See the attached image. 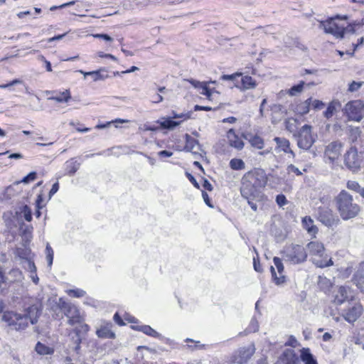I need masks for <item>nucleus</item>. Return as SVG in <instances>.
Here are the masks:
<instances>
[{"instance_id":"25","label":"nucleus","mask_w":364,"mask_h":364,"mask_svg":"<svg viewBox=\"0 0 364 364\" xmlns=\"http://www.w3.org/2000/svg\"><path fill=\"white\" fill-rule=\"evenodd\" d=\"M240 82L241 85L239 84L238 87L242 90L253 89L257 85L256 81L247 75L242 77L239 80V83Z\"/></svg>"},{"instance_id":"47","label":"nucleus","mask_w":364,"mask_h":364,"mask_svg":"<svg viewBox=\"0 0 364 364\" xmlns=\"http://www.w3.org/2000/svg\"><path fill=\"white\" fill-rule=\"evenodd\" d=\"M364 84L363 82H355V81H353L350 85H349V87H348V90L350 92H355L357 90H358L361 87L362 85Z\"/></svg>"},{"instance_id":"21","label":"nucleus","mask_w":364,"mask_h":364,"mask_svg":"<svg viewBox=\"0 0 364 364\" xmlns=\"http://www.w3.org/2000/svg\"><path fill=\"white\" fill-rule=\"evenodd\" d=\"M227 137L230 146L234 147L238 150H241L244 147V143L242 139L236 135L234 129H230L227 132Z\"/></svg>"},{"instance_id":"63","label":"nucleus","mask_w":364,"mask_h":364,"mask_svg":"<svg viewBox=\"0 0 364 364\" xmlns=\"http://www.w3.org/2000/svg\"><path fill=\"white\" fill-rule=\"evenodd\" d=\"M158 154L161 157H171L173 155V153L166 150H164L159 151Z\"/></svg>"},{"instance_id":"40","label":"nucleus","mask_w":364,"mask_h":364,"mask_svg":"<svg viewBox=\"0 0 364 364\" xmlns=\"http://www.w3.org/2000/svg\"><path fill=\"white\" fill-rule=\"evenodd\" d=\"M346 187L353 191H355L360 195L362 194L363 191H364V188H362L360 184L355 181H348L346 183Z\"/></svg>"},{"instance_id":"18","label":"nucleus","mask_w":364,"mask_h":364,"mask_svg":"<svg viewBox=\"0 0 364 364\" xmlns=\"http://www.w3.org/2000/svg\"><path fill=\"white\" fill-rule=\"evenodd\" d=\"M363 312V306L357 304L350 308L344 314L343 317L349 323L355 322L361 315Z\"/></svg>"},{"instance_id":"16","label":"nucleus","mask_w":364,"mask_h":364,"mask_svg":"<svg viewBox=\"0 0 364 364\" xmlns=\"http://www.w3.org/2000/svg\"><path fill=\"white\" fill-rule=\"evenodd\" d=\"M318 219L326 226L331 227L336 225L338 219L333 215L331 210L322 208L319 210Z\"/></svg>"},{"instance_id":"32","label":"nucleus","mask_w":364,"mask_h":364,"mask_svg":"<svg viewBox=\"0 0 364 364\" xmlns=\"http://www.w3.org/2000/svg\"><path fill=\"white\" fill-rule=\"evenodd\" d=\"M341 107V103L338 101H332L327 107L326 110L324 112L323 115L327 119L333 117L338 107Z\"/></svg>"},{"instance_id":"14","label":"nucleus","mask_w":364,"mask_h":364,"mask_svg":"<svg viewBox=\"0 0 364 364\" xmlns=\"http://www.w3.org/2000/svg\"><path fill=\"white\" fill-rule=\"evenodd\" d=\"M255 352L253 344L238 349L235 355V361L239 364L247 363Z\"/></svg>"},{"instance_id":"56","label":"nucleus","mask_w":364,"mask_h":364,"mask_svg":"<svg viewBox=\"0 0 364 364\" xmlns=\"http://www.w3.org/2000/svg\"><path fill=\"white\" fill-rule=\"evenodd\" d=\"M20 83H21V80H18V79H15V80H12L9 83L4 84V85H0V88L1 89H4V88H7V87H9L11 86H13V85H17V84H20Z\"/></svg>"},{"instance_id":"52","label":"nucleus","mask_w":364,"mask_h":364,"mask_svg":"<svg viewBox=\"0 0 364 364\" xmlns=\"http://www.w3.org/2000/svg\"><path fill=\"white\" fill-rule=\"evenodd\" d=\"M277 203L280 206H284L287 203V200L283 194L278 195L276 198Z\"/></svg>"},{"instance_id":"17","label":"nucleus","mask_w":364,"mask_h":364,"mask_svg":"<svg viewBox=\"0 0 364 364\" xmlns=\"http://www.w3.org/2000/svg\"><path fill=\"white\" fill-rule=\"evenodd\" d=\"M276 364H301L299 357L291 349L285 350Z\"/></svg>"},{"instance_id":"41","label":"nucleus","mask_w":364,"mask_h":364,"mask_svg":"<svg viewBox=\"0 0 364 364\" xmlns=\"http://www.w3.org/2000/svg\"><path fill=\"white\" fill-rule=\"evenodd\" d=\"M305 85V82L304 81H301L298 85H294L291 87L289 90L288 93L291 95H296L297 93H300L302 92L304 85Z\"/></svg>"},{"instance_id":"15","label":"nucleus","mask_w":364,"mask_h":364,"mask_svg":"<svg viewBox=\"0 0 364 364\" xmlns=\"http://www.w3.org/2000/svg\"><path fill=\"white\" fill-rule=\"evenodd\" d=\"M342 146H343V144L341 141H335L331 142L326 147L325 152H324L325 156L326 158H328V159L331 162H333L341 155Z\"/></svg>"},{"instance_id":"45","label":"nucleus","mask_w":364,"mask_h":364,"mask_svg":"<svg viewBox=\"0 0 364 364\" xmlns=\"http://www.w3.org/2000/svg\"><path fill=\"white\" fill-rule=\"evenodd\" d=\"M22 213L23 215V218L28 222L31 221L32 220V214L31 210L28 205H24L22 209Z\"/></svg>"},{"instance_id":"57","label":"nucleus","mask_w":364,"mask_h":364,"mask_svg":"<svg viewBox=\"0 0 364 364\" xmlns=\"http://www.w3.org/2000/svg\"><path fill=\"white\" fill-rule=\"evenodd\" d=\"M253 266H254V269L256 272H262V267L260 265V262L258 260V259L254 257L253 259Z\"/></svg>"},{"instance_id":"19","label":"nucleus","mask_w":364,"mask_h":364,"mask_svg":"<svg viewBox=\"0 0 364 364\" xmlns=\"http://www.w3.org/2000/svg\"><path fill=\"white\" fill-rule=\"evenodd\" d=\"M274 141L277 143L276 150L289 153L293 158L295 157L294 152L290 149V142L288 139L283 137H275Z\"/></svg>"},{"instance_id":"12","label":"nucleus","mask_w":364,"mask_h":364,"mask_svg":"<svg viewBox=\"0 0 364 364\" xmlns=\"http://www.w3.org/2000/svg\"><path fill=\"white\" fill-rule=\"evenodd\" d=\"M240 193L243 198L247 200L258 199L261 197L260 189L250 183L247 180L242 178Z\"/></svg>"},{"instance_id":"20","label":"nucleus","mask_w":364,"mask_h":364,"mask_svg":"<svg viewBox=\"0 0 364 364\" xmlns=\"http://www.w3.org/2000/svg\"><path fill=\"white\" fill-rule=\"evenodd\" d=\"M352 297L353 295L350 289L347 287L341 286L338 288V292L335 296V301L337 304H341Z\"/></svg>"},{"instance_id":"6","label":"nucleus","mask_w":364,"mask_h":364,"mask_svg":"<svg viewBox=\"0 0 364 364\" xmlns=\"http://www.w3.org/2000/svg\"><path fill=\"white\" fill-rule=\"evenodd\" d=\"M283 254L284 259L294 264L303 263L307 258L305 248L299 245L291 244L285 247Z\"/></svg>"},{"instance_id":"62","label":"nucleus","mask_w":364,"mask_h":364,"mask_svg":"<svg viewBox=\"0 0 364 364\" xmlns=\"http://www.w3.org/2000/svg\"><path fill=\"white\" fill-rule=\"evenodd\" d=\"M97 55L100 58H110L113 60H117V58L112 54H105L103 52H98Z\"/></svg>"},{"instance_id":"64","label":"nucleus","mask_w":364,"mask_h":364,"mask_svg":"<svg viewBox=\"0 0 364 364\" xmlns=\"http://www.w3.org/2000/svg\"><path fill=\"white\" fill-rule=\"evenodd\" d=\"M187 176H188V179L190 180V181L193 184V186L196 188H199V184L196 181V178L190 173H187Z\"/></svg>"},{"instance_id":"9","label":"nucleus","mask_w":364,"mask_h":364,"mask_svg":"<svg viewBox=\"0 0 364 364\" xmlns=\"http://www.w3.org/2000/svg\"><path fill=\"white\" fill-rule=\"evenodd\" d=\"M348 18V16H340L336 15L335 17L330 18L326 21H322L320 23V28H323L324 31L326 33H330L333 35L338 38H344V30L343 29V26H339L335 21V19H341V20H347Z\"/></svg>"},{"instance_id":"38","label":"nucleus","mask_w":364,"mask_h":364,"mask_svg":"<svg viewBox=\"0 0 364 364\" xmlns=\"http://www.w3.org/2000/svg\"><path fill=\"white\" fill-rule=\"evenodd\" d=\"M36 351L40 355H50L53 353V350L41 343L38 342L36 346Z\"/></svg>"},{"instance_id":"5","label":"nucleus","mask_w":364,"mask_h":364,"mask_svg":"<svg viewBox=\"0 0 364 364\" xmlns=\"http://www.w3.org/2000/svg\"><path fill=\"white\" fill-rule=\"evenodd\" d=\"M344 164L351 171L358 172L363 164V151L355 146H351L344 155Z\"/></svg>"},{"instance_id":"35","label":"nucleus","mask_w":364,"mask_h":364,"mask_svg":"<svg viewBox=\"0 0 364 364\" xmlns=\"http://www.w3.org/2000/svg\"><path fill=\"white\" fill-rule=\"evenodd\" d=\"M249 142L252 145V146L262 149L264 147V142L262 137L257 135H251L248 139Z\"/></svg>"},{"instance_id":"8","label":"nucleus","mask_w":364,"mask_h":364,"mask_svg":"<svg viewBox=\"0 0 364 364\" xmlns=\"http://www.w3.org/2000/svg\"><path fill=\"white\" fill-rule=\"evenodd\" d=\"M343 112L348 120L360 122L364 117V103L359 100L350 101L345 105Z\"/></svg>"},{"instance_id":"55","label":"nucleus","mask_w":364,"mask_h":364,"mask_svg":"<svg viewBox=\"0 0 364 364\" xmlns=\"http://www.w3.org/2000/svg\"><path fill=\"white\" fill-rule=\"evenodd\" d=\"M200 89H202V92L200 93L205 95L208 100H210L211 91L209 90L205 82Z\"/></svg>"},{"instance_id":"60","label":"nucleus","mask_w":364,"mask_h":364,"mask_svg":"<svg viewBox=\"0 0 364 364\" xmlns=\"http://www.w3.org/2000/svg\"><path fill=\"white\" fill-rule=\"evenodd\" d=\"M202 196H203V198L205 203H206V205H208L209 207L212 208L213 205L210 203V200L208 193L205 191H203Z\"/></svg>"},{"instance_id":"7","label":"nucleus","mask_w":364,"mask_h":364,"mask_svg":"<svg viewBox=\"0 0 364 364\" xmlns=\"http://www.w3.org/2000/svg\"><path fill=\"white\" fill-rule=\"evenodd\" d=\"M294 136L299 148L304 150H309L317 138V135L312 133V127L308 124L302 126Z\"/></svg>"},{"instance_id":"31","label":"nucleus","mask_w":364,"mask_h":364,"mask_svg":"<svg viewBox=\"0 0 364 364\" xmlns=\"http://www.w3.org/2000/svg\"><path fill=\"white\" fill-rule=\"evenodd\" d=\"M157 123L164 129H173L181 124V122H176L171 119V117L163 118L157 121Z\"/></svg>"},{"instance_id":"27","label":"nucleus","mask_w":364,"mask_h":364,"mask_svg":"<svg viewBox=\"0 0 364 364\" xmlns=\"http://www.w3.org/2000/svg\"><path fill=\"white\" fill-rule=\"evenodd\" d=\"M354 279L358 288H364V262L360 264L354 275Z\"/></svg>"},{"instance_id":"13","label":"nucleus","mask_w":364,"mask_h":364,"mask_svg":"<svg viewBox=\"0 0 364 364\" xmlns=\"http://www.w3.org/2000/svg\"><path fill=\"white\" fill-rule=\"evenodd\" d=\"M273 262L277 270V272H276L273 266L270 268L273 280L277 285L282 284L285 282L286 279V277L284 274L283 263L282 262L281 259L277 257H274Z\"/></svg>"},{"instance_id":"4","label":"nucleus","mask_w":364,"mask_h":364,"mask_svg":"<svg viewBox=\"0 0 364 364\" xmlns=\"http://www.w3.org/2000/svg\"><path fill=\"white\" fill-rule=\"evenodd\" d=\"M306 247L310 255L314 257L312 262L316 267L324 268L333 264L331 258L328 259L327 255H325V247L323 243L313 241L309 242Z\"/></svg>"},{"instance_id":"44","label":"nucleus","mask_w":364,"mask_h":364,"mask_svg":"<svg viewBox=\"0 0 364 364\" xmlns=\"http://www.w3.org/2000/svg\"><path fill=\"white\" fill-rule=\"evenodd\" d=\"M68 294L70 296L80 298L82 297L85 294V291L80 289H70L68 291Z\"/></svg>"},{"instance_id":"54","label":"nucleus","mask_w":364,"mask_h":364,"mask_svg":"<svg viewBox=\"0 0 364 364\" xmlns=\"http://www.w3.org/2000/svg\"><path fill=\"white\" fill-rule=\"evenodd\" d=\"M364 42V38L363 37H361L358 40V42L357 43H353V51L352 53H349V52H347V53L351 56H353L354 55V52L358 49V48L359 46H360L361 45H363Z\"/></svg>"},{"instance_id":"30","label":"nucleus","mask_w":364,"mask_h":364,"mask_svg":"<svg viewBox=\"0 0 364 364\" xmlns=\"http://www.w3.org/2000/svg\"><path fill=\"white\" fill-rule=\"evenodd\" d=\"M134 329L141 331L146 335H148L149 336L154 337V338H160L161 337V334L159 333L157 331H156L154 329H153L151 326L147 325L144 326H139L136 327H134Z\"/></svg>"},{"instance_id":"43","label":"nucleus","mask_w":364,"mask_h":364,"mask_svg":"<svg viewBox=\"0 0 364 364\" xmlns=\"http://www.w3.org/2000/svg\"><path fill=\"white\" fill-rule=\"evenodd\" d=\"M67 171H68V173L70 174V175H73L74 174L77 170L78 169V166L79 165L76 164V162H74V161H68L67 162Z\"/></svg>"},{"instance_id":"61","label":"nucleus","mask_w":364,"mask_h":364,"mask_svg":"<svg viewBox=\"0 0 364 364\" xmlns=\"http://www.w3.org/2000/svg\"><path fill=\"white\" fill-rule=\"evenodd\" d=\"M58 188H59V184H58V182H56V183H55L53 185V186H52V188H51V189H50V192H49V196H50V198L53 195H54V194H55V193L58 191Z\"/></svg>"},{"instance_id":"29","label":"nucleus","mask_w":364,"mask_h":364,"mask_svg":"<svg viewBox=\"0 0 364 364\" xmlns=\"http://www.w3.org/2000/svg\"><path fill=\"white\" fill-rule=\"evenodd\" d=\"M71 99V95L69 90L57 94L55 96H52L48 98L49 100H54L58 102H68Z\"/></svg>"},{"instance_id":"39","label":"nucleus","mask_w":364,"mask_h":364,"mask_svg":"<svg viewBox=\"0 0 364 364\" xmlns=\"http://www.w3.org/2000/svg\"><path fill=\"white\" fill-rule=\"evenodd\" d=\"M230 167L232 170H242L245 168V164L240 159H232L230 161Z\"/></svg>"},{"instance_id":"11","label":"nucleus","mask_w":364,"mask_h":364,"mask_svg":"<svg viewBox=\"0 0 364 364\" xmlns=\"http://www.w3.org/2000/svg\"><path fill=\"white\" fill-rule=\"evenodd\" d=\"M242 178L259 189L264 187L267 182L266 174L262 170L249 171Z\"/></svg>"},{"instance_id":"49","label":"nucleus","mask_w":364,"mask_h":364,"mask_svg":"<svg viewBox=\"0 0 364 364\" xmlns=\"http://www.w3.org/2000/svg\"><path fill=\"white\" fill-rule=\"evenodd\" d=\"M311 105H312L314 109H316V110L322 109L325 106L324 103L322 101H320L318 100H311Z\"/></svg>"},{"instance_id":"23","label":"nucleus","mask_w":364,"mask_h":364,"mask_svg":"<svg viewBox=\"0 0 364 364\" xmlns=\"http://www.w3.org/2000/svg\"><path fill=\"white\" fill-rule=\"evenodd\" d=\"M270 110L272 112V122H277L284 114V108L282 105L274 104L270 106Z\"/></svg>"},{"instance_id":"24","label":"nucleus","mask_w":364,"mask_h":364,"mask_svg":"<svg viewBox=\"0 0 364 364\" xmlns=\"http://www.w3.org/2000/svg\"><path fill=\"white\" fill-rule=\"evenodd\" d=\"M111 323H107L105 325L102 326L97 330V336L100 338H114L115 334L111 331Z\"/></svg>"},{"instance_id":"42","label":"nucleus","mask_w":364,"mask_h":364,"mask_svg":"<svg viewBox=\"0 0 364 364\" xmlns=\"http://www.w3.org/2000/svg\"><path fill=\"white\" fill-rule=\"evenodd\" d=\"M46 252L48 264L49 267H50L53 264V250L48 243L46 245Z\"/></svg>"},{"instance_id":"10","label":"nucleus","mask_w":364,"mask_h":364,"mask_svg":"<svg viewBox=\"0 0 364 364\" xmlns=\"http://www.w3.org/2000/svg\"><path fill=\"white\" fill-rule=\"evenodd\" d=\"M90 330V326L83 323L74 328L70 333L69 336L70 342L73 345L72 348L76 353H78L80 349V344L82 343V336L85 335Z\"/></svg>"},{"instance_id":"34","label":"nucleus","mask_w":364,"mask_h":364,"mask_svg":"<svg viewBox=\"0 0 364 364\" xmlns=\"http://www.w3.org/2000/svg\"><path fill=\"white\" fill-rule=\"evenodd\" d=\"M22 278V272L18 269H13L9 272V277H5V279L6 282H14L21 281Z\"/></svg>"},{"instance_id":"3","label":"nucleus","mask_w":364,"mask_h":364,"mask_svg":"<svg viewBox=\"0 0 364 364\" xmlns=\"http://www.w3.org/2000/svg\"><path fill=\"white\" fill-rule=\"evenodd\" d=\"M337 210L343 220H347L356 217L360 211V206L353 203V196L345 190H342L335 198Z\"/></svg>"},{"instance_id":"28","label":"nucleus","mask_w":364,"mask_h":364,"mask_svg":"<svg viewBox=\"0 0 364 364\" xmlns=\"http://www.w3.org/2000/svg\"><path fill=\"white\" fill-rule=\"evenodd\" d=\"M302 225L307 232L312 235L317 233L318 228L314 225V220L310 217H304L302 220Z\"/></svg>"},{"instance_id":"1","label":"nucleus","mask_w":364,"mask_h":364,"mask_svg":"<svg viewBox=\"0 0 364 364\" xmlns=\"http://www.w3.org/2000/svg\"><path fill=\"white\" fill-rule=\"evenodd\" d=\"M41 315V310L36 305H33L26 309L23 313L14 311L4 312L2 320L6 322L11 329L16 331L24 330L28 325L35 324Z\"/></svg>"},{"instance_id":"22","label":"nucleus","mask_w":364,"mask_h":364,"mask_svg":"<svg viewBox=\"0 0 364 364\" xmlns=\"http://www.w3.org/2000/svg\"><path fill=\"white\" fill-rule=\"evenodd\" d=\"M186 145L184 149L186 151H190L193 154H198V151L200 149V144L198 140L191 137L189 134L185 135Z\"/></svg>"},{"instance_id":"26","label":"nucleus","mask_w":364,"mask_h":364,"mask_svg":"<svg viewBox=\"0 0 364 364\" xmlns=\"http://www.w3.org/2000/svg\"><path fill=\"white\" fill-rule=\"evenodd\" d=\"M300 357L304 364H318L316 360L311 353L309 348H303L301 350Z\"/></svg>"},{"instance_id":"50","label":"nucleus","mask_w":364,"mask_h":364,"mask_svg":"<svg viewBox=\"0 0 364 364\" xmlns=\"http://www.w3.org/2000/svg\"><path fill=\"white\" fill-rule=\"evenodd\" d=\"M355 25H360V23L353 22L352 23H350L346 27H343V29L344 30V35L346 33H355V28L354 26Z\"/></svg>"},{"instance_id":"53","label":"nucleus","mask_w":364,"mask_h":364,"mask_svg":"<svg viewBox=\"0 0 364 364\" xmlns=\"http://www.w3.org/2000/svg\"><path fill=\"white\" fill-rule=\"evenodd\" d=\"M92 36L94 38H101V39H103L106 41H110L112 42L113 41V38L112 37H110L109 36H108L107 34H105V33H97V34H93Z\"/></svg>"},{"instance_id":"2","label":"nucleus","mask_w":364,"mask_h":364,"mask_svg":"<svg viewBox=\"0 0 364 364\" xmlns=\"http://www.w3.org/2000/svg\"><path fill=\"white\" fill-rule=\"evenodd\" d=\"M51 310L53 311V316L55 318H62L63 315L59 314L62 311L65 316L68 318V323L70 326L76 324H83L84 317L80 314L79 309L73 304L68 302L63 298H60L55 304L52 306Z\"/></svg>"},{"instance_id":"59","label":"nucleus","mask_w":364,"mask_h":364,"mask_svg":"<svg viewBox=\"0 0 364 364\" xmlns=\"http://www.w3.org/2000/svg\"><path fill=\"white\" fill-rule=\"evenodd\" d=\"M298 344L297 340L294 336H290L288 342L286 343L287 346H290L292 347H296Z\"/></svg>"},{"instance_id":"48","label":"nucleus","mask_w":364,"mask_h":364,"mask_svg":"<svg viewBox=\"0 0 364 364\" xmlns=\"http://www.w3.org/2000/svg\"><path fill=\"white\" fill-rule=\"evenodd\" d=\"M287 171L288 173H294L296 176L302 175V172L293 164L289 165L287 168Z\"/></svg>"},{"instance_id":"36","label":"nucleus","mask_w":364,"mask_h":364,"mask_svg":"<svg viewBox=\"0 0 364 364\" xmlns=\"http://www.w3.org/2000/svg\"><path fill=\"white\" fill-rule=\"evenodd\" d=\"M91 77H92L93 81L96 82L98 80H104L109 76L106 70L102 68L98 70L91 71Z\"/></svg>"},{"instance_id":"58","label":"nucleus","mask_w":364,"mask_h":364,"mask_svg":"<svg viewBox=\"0 0 364 364\" xmlns=\"http://www.w3.org/2000/svg\"><path fill=\"white\" fill-rule=\"evenodd\" d=\"M194 87L200 89L205 82H201L193 79L188 80Z\"/></svg>"},{"instance_id":"37","label":"nucleus","mask_w":364,"mask_h":364,"mask_svg":"<svg viewBox=\"0 0 364 364\" xmlns=\"http://www.w3.org/2000/svg\"><path fill=\"white\" fill-rule=\"evenodd\" d=\"M241 73H234L232 75H223L221 76L220 79L222 80H230L233 82L235 87H239V78L241 77Z\"/></svg>"},{"instance_id":"46","label":"nucleus","mask_w":364,"mask_h":364,"mask_svg":"<svg viewBox=\"0 0 364 364\" xmlns=\"http://www.w3.org/2000/svg\"><path fill=\"white\" fill-rule=\"evenodd\" d=\"M173 116L171 118L173 119H182L181 122L182 121L186 120L188 119H190L191 117V112H187V113H181V114H177L175 112H172Z\"/></svg>"},{"instance_id":"33","label":"nucleus","mask_w":364,"mask_h":364,"mask_svg":"<svg viewBox=\"0 0 364 364\" xmlns=\"http://www.w3.org/2000/svg\"><path fill=\"white\" fill-rule=\"evenodd\" d=\"M311 103V97L304 102L299 103L296 108V111L301 115L307 114L309 112V107Z\"/></svg>"},{"instance_id":"51","label":"nucleus","mask_w":364,"mask_h":364,"mask_svg":"<svg viewBox=\"0 0 364 364\" xmlns=\"http://www.w3.org/2000/svg\"><path fill=\"white\" fill-rule=\"evenodd\" d=\"M36 178V172H31L28 173L26 176H25L21 182L24 183H27L30 181H33Z\"/></svg>"}]
</instances>
